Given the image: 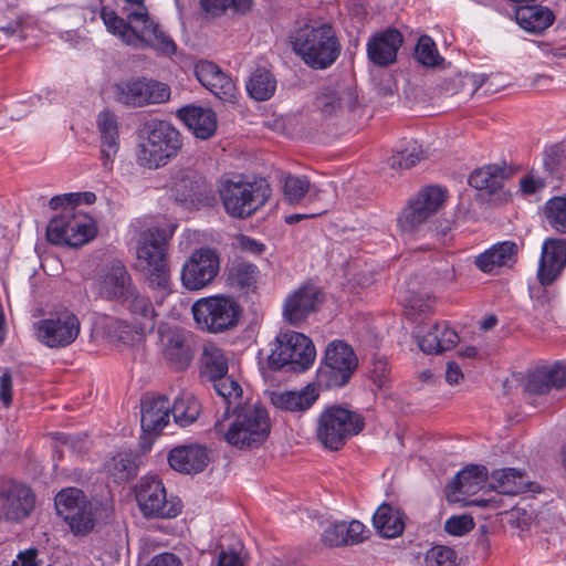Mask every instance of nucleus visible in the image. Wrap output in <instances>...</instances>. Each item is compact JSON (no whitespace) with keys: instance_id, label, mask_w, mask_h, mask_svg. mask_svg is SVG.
Wrapping results in <instances>:
<instances>
[{"instance_id":"obj_16","label":"nucleus","mask_w":566,"mask_h":566,"mask_svg":"<svg viewBox=\"0 0 566 566\" xmlns=\"http://www.w3.org/2000/svg\"><path fill=\"white\" fill-rule=\"evenodd\" d=\"M159 346L166 363L176 370L186 369L192 360V349L182 329L160 328Z\"/></svg>"},{"instance_id":"obj_53","label":"nucleus","mask_w":566,"mask_h":566,"mask_svg":"<svg viewBox=\"0 0 566 566\" xmlns=\"http://www.w3.org/2000/svg\"><path fill=\"white\" fill-rule=\"evenodd\" d=\"M415 56L419 63L429 67L439 65L443 61L437 50L436 43L428 35L419 38L415 50Z\"/></svg>"},{"instance_id":"obj_17","label":"nucleus","mask_w":566,"mask_h":566,"mask_svg":"<svg viewBox=\"0 0 566 566\" xmlns=\"http://www.w3.org/2000/svg\"><path fill=\"white\" fill-rule=\"evenodd\" d=\"M195 74L198 81L221 101H235L234 82L216 63L206 60L199 61L195 66Z\"/></svg>"},{"instance_id":"obj_2","label":"nucleus","mask_w":566,"mask_h":566,"mask_svg":"<svg viewBox=\"0 0 566 566\" xmlns=\"http://www.w3.org/2000/svg\"><path fill=\"white\" fill-rule=\"evenodd\" d=\"M290 43L294 53L312 70L331 67L342 54V43L336 29L325 21H312L291 32Z\"/></svg>"},{"instance_id":"obj_51","label":"nucleus","mask_w":566,"mask_h":566,"mask_svg":"<svg viewBox=\"0 0 566 566\" xmlns=\"http://www.w3.org/2000/svg\"><path fill=\"white\" fill-rule=\"evenodd\" d=\"M423 159V150L420 145L416 142L409 143V145L392 155L388 159V165L392 169H409L413 167L417 163Z\"/></svg>"},{"instance_id":"obj_8","label":"nucleus","mask_w":566,"mask_h":566,"mask_svg":"<svg viewBox=\"0 0 566 566\" xmlns=\"http://www.w3.org/2000/svg\"><path fill=\"white\" fill-rule=\"evenodd\" d=\"M315 356L314 344L307 336L294 331H282L275 338L270 361L274 368L291 365L294 370H305L314 363Z\"/></svg>"},{"instance_id":"obj_64","label":"nucleus","mask_w":566,"mask_h":566,"mask_svg":"<svg viewBox=\"0 0 566 566\" xmlns=\"http://www.w3.org/2000/svg\"><path fill=\"white\" fill-rule=\"evenodd\" d=\"M148 566H181V560L171 553H163L151 558Z\"/></svg>"},{"instance_id":"obj_12","label":"nucleus","mask_w":566,"mask_h":566,"mask_svg":"<svg viewBox=\"0 0 566 566\" xmlns=\"http://www.w3.org/2000/svg\"><path fill=\"white\" fill-rule=\"evenodd\" d=\"M115 94L116 99L127 106L143 107L167 102L170 97V88L156 80L137 77L117 83Z\"/></svg>"},{"instance_id":"obj_40","label":"nucleus","mask_w":566,"mask_h":566,"mask_svg":"<svg viewBox=\"0 0 566 566\" xmlns=\"http://www.w3.org/2000/svg\"><path fill=\"white\" fill-rule=\"evenodd\" d=\"M276 90V78L265 67L254 70L248 82L247 91L249 95L259 102L270 99Z\"/></svg>"},{"instance_id":"obj_23","label":"nucleus","mask_w":566,"mask_h":566,"mask_svg":"<svg viewBox=\"0 0 566 566\" xmlns=\"http://www.w3.org/2000/svg\"><path fill=\"white\" fill-rule=\"evenodd\" d=\"M357 102L355 90L340 82L323 86L316 96V107L326 116H331L342 108L353 111Z\"/></svg>"},{"instance_id":"obj_44","label":"nucleus","mask_w":566,"mask_h":566,"mask_svg":"<svg viewBox=\"0 0 566 566\" xmlns=\"http://www.w3.org/2000/svg\"><path fill=\"white\" fill-rule=\"evenodd\" d=\"M428 208H421L409 199L398 217V226L402 232L412 233L426 223L432 216Z\"/></svg>"},{"instance_id":"obj_33","label":"nucleus","mask_w":566,"mask_h":566,"mask_svg":"<svg viewBox=\"0 0 566 566\" xmlns=\"http://www.w3.org/2000/svg\"><path fill=\"white\" fill-rule=\"evenodd\" d=\"M459 342L455 331L447 324H434L424 335L418 339L420 349L427 354H439L453 348Z\"/></svg>"},{"instance_id":"obj_42","label":"nucleus","mask_w":566,"mask_h":566,"mask_svg":"<svg viewBox=\"0 0 566 566\" xmlns=\"http://www.w3.org/2000/svg\"><path fill=\"white\" fill-rule=\"evenodd\" d=\"M142 462L143 459L138 452L123 451L111 459L107 470L114 478L123 481L136 475Z\"/></svg>"},{"instance_id":"obj_60","label":"nucleus","mask_w":566,"mask_h":566,"mask_svg":"<svg viewBox=\"0 0 566 566\" xmlns=\"http://www.w3.org/2000/svg\"><path fill=\"white\" fill-rule=\"evenodd\" d=\"M403 302L407 308L418 314H427L431 312L434 303V301L428 295L415 292H408L403 297Z\"/></svg>"},{"instance_id":"obj_62","label":"nucleus","mask_w":566,"mask_h":566,"mask_svg":"<svg viewBox=\"0 0 566 566\" xmlns=\"http://www.w3.org/2000/svg\"><path fill=\"white\" fill-rule=\"evenodd\" d=\"M0 400L6 407L12 401V376L9 370H4L0 376Z\"/></svg>"},{"instance_id":"obj_29","label":"nucleus","mask_w":566,"mask_h":566,"mask_svg":"<svg viewBox=\"0 0 566 566\" xmlns=\"http://www.w3.org/2000/svg\"><path fill=\"white\" fill-rule=\"evenodd\" d=\"M170 405L166 397H147L142 401L140 423L145 432H159L169 422Z\"/></svg>"},{"instance_id":"obj_46","label":"nucleus","mask_w":566,"mask_h":566,"mask_svg":"<svg viewBox=\"0 0 566 566\" xmlns=\"http://www.w3.org/2000/svg\"><path fill=\"white\" fill-rule=\"evenodd\" d=\"M216 392L224 400L227 408L230 410L238 405H241L242 387L231 376L226 374L217 380L210 381Z\"/></svg>"},{"instance_id":"obj_10","label":"nucleus","mask_w":566,"mask_h":566,"mask_svg":"<svg viewBox=\"0 0 566 566\" xmlns=\"http://www.w3.org/2000/svg\"><path fill=\"white\" fill-rule=\"evenodd\" d=\"M357 365L353 348L343 340H334L325 349L318 381L328 388L343 387L349 381Z\"/></svg>"},{"instance_id":"obj_61","label":"nucleus","mask_w":566,"mask_h":566,"mask_svg":"<svg viewBox=\"0 0 566 566\" xmlns=\"http://www.w3.org/2000/svg\"><path fill=\"white\" fill-rule=\"evenodd\" d=\"M444 527L449 534L461 536L474 527V522L473 518L468 515L452 516L446 522Z\"/></svg>"},{"instance_id":"obj_47","label":"nucleus","mask_w":566,"mask_h":566,"mask_svg":"<svg viewBox=\"0 0 566 566\" xmlns=\"http://www.w3.org/2000/svg\"><path fill=\"white\" fill-rule=\"evenodd\" d=\"M468 181L476 190L478 197L484 201L502 202L507 199L501 179H468Z\"/></svg>"},{"instance_id":"obj_9","label":"nucleus","mask_w":566,"mask_h":566,"mask_svg":"<svg viewBox=\"0 0 566 566\" xmlns=\"http://www.w3.org/2000/svg\"><path fill=\"white\" fill-rule=\"evenodd\" d=\"M36 339L49 348L67 347L81 332L78 317L70 310L62 308L33 324Z\"/></svg>"},{"instance_id":"obj_48","label":"nucleus","mask_w":566,"mask_h":566,"mask_svg":"<svg viewBox=\"0 0 566 566\" xmlns=\"http://www.w3.org/2000/svg\"><path fill=\"white\" fill-rule=\"evenodd\" d=\"M546 222L557 232L566 233V198L549 199L544 209Z\"/></svg>"},{"instance_id":"obj_26","label":"nucleus","mask_w":566,"mask_h":566,"mask_svg":"<svg viewBox=\"0 0 566 566\" xmlns=\"http://www.w3.org/2000/svg\"><path fill=\"white\" fill-rule=\"evenodd\" d=\"M101 133V160L104 172L112 171L113 163L118 151V126L116 116L109 111H103L97 117Z\"/></svg>"},{"instance_id":"obj_43","label":"nucleus","mask_w":566,"mask_h":566,"mask_svg":"<svg viewBox=\"0 0 566 566\" xmlns=\"http://www.w3.org/2000/svg\"><path fill=\"white\" fill-rule=\"evenodd\" d=\"M170 412L178 426L188 427L198 419L200 403L192 394L182 392L176 398Z\"/></svg>"},{"instance_id":"obj_34","label":"nucleus","mask_w":566,"mask_h":566,"mask_svg":"<svg viewBox=\"0 0 566 566\" xmlns=\"http://www.w3.org/2000/svg\"><path fill=\"white\" fill-rule=\"evenodd\" d=\"M531 482L524 472L507 468L495 470L491 474L490 486L501 494L515 495L525 492Z\"/></svg>"},{"instance_id":"obj_6","label":"nucleus","mask_w":566,"mask_h":566,"mask_svg":"<svg viewBox=\"0 0 566 566\" xmlns=\"http://www.w3.org/2000/svg\"><path fill=\"white\" fill-rule=\"evenodd\" d=\"M191 312L197 326L209 333H222L238 325L239 303L231 296L216 295L196 301Z\"/></svg>"},{"instance_id":"obj_13","label":"nucleus","mask_w":566,"mask_h":566,"mask_svg":"<svg viewBox=\"0 0 566 566\" xmlns=\"http://www.w3.org/2000/svg\"><path fill=\"white\" fill-rule=\"evenodd\" d=\"M34 507L35 495L28 485L0 481V521L19 523L29 517Z\"/></svg>"},{"instance_id":"obj_37","label":"nucleus","mask_w":566,"mask_h":566,"mask_svg":"<svg viewBox=\"0 0 566 566\" xmlns=\"http://www.w3.org/2000/svg\"><path fill=\"white\" fill-rule=\"evenodd\" d=\"M229 365L224 352L214 344H207L201 356V377L209 382L228 374Z\"/></svg>"},{"instance_id":"obj_30","label":"nucleus","mask_w":566,"mask_h":566,"mask_svg":"<svg viewBox=\"0 0 566 566\" xmlns=\"http://www.w3.org/2000/svg\"><path fill=\"white\" fill-rule=\"evenodd\" d=\"M318 398L316 388L312 385L305 386L298 391H275L271 395V402L277 409L303 412L310 409Z\"/></svg>"},{"instance_id":"obj_58","label":"nucleus","mask_w":566,"mask_h":566,"mask_svg":"<svg viewBox=\"0 0 566 566\" xmlns=\"http://www.w3.org/2000/svg\"><path fill=\"white\" fill-rule=\"evenodd\" d=\"M522 171L520 166L509 165L506 161L489 164L472 170L469 177H511Z\"/></svg>"},{"instance_id":"obj_1","label":"nucleus","mask_w":566,"mask_h":566,"mask_svg":"<svg viewBox=\"0 0 566 566\" xmlns=\"http://www.w3.org/2000/svg\"><path fill=\"white\" fill-rule=\"evenodd\" d=\"M270 418L258 402H244L227 408L216 420L213 431L232 447L258 448L269 437Z\"/></svg>"},{"instance_id":"obj_25","label":"nucleus","mask_w":566,"mask_h":566,"mask_svg":"<svg viewBox=\"0 0 566 566\" xmlns=\"http://www.w3.org/2000/svg\"><path fill=\"white\" fill-rule=\"evenodd\" d=\"M403 38L396 29L376 34L367 43L368 59L378 66H388L397 59Z\"/></svg>"},{"instance_id":"obj_28","label":"nucleus","mask_w":566,"mask_h":566,"mask_svg":"<svg viewBox=\"0 0 566 566\" xmlns=\"http://www.w3.org/2000/svg\"><path fill=\"white\" fill-rule=\"evenodd\" d=\"M553 387H566V366L562 363H556L552 366H544L536 369L528 376L525 386L526 390L534 395L546 394Z\"/></svg>"},{"instance_id":"obj_52","label":"nucleus","mask_w":566,"mask_h":566,"mask_svg":"<svg viewBox=\"0 0 566 566\" xmlns=\"http://www.w3.org/2000/svg\"><path fill=\"white\" fill-rule=\"evenodd\" d=\"M543 165L545 171L555 177L566 176V150L560 145L545 149Z\"/></svg>"},{"instance_id":"obj_63","label":"nucleus","mask_w":566,"mask_h":566,"mask_svg":"<svg viewBox=\"0 0 566 566\" xmlns=\"http://www.w3.org/2000/svg\"><path fill=\"white\" fill-rule=\"evenodd\" d=\"M323 542L328 546H343L345 545V537H343L338 530L337 523L331 524L323 533Z\"/></svg>"},{"instance_id":"obj_32","label":"nucleus","mask_w":566,"mask_h":566,"mask_svg":"<svg viewBox=\"0 0 566 566\" xmlns=\"http://www.w3.org/2000/svg\"><path fill=\"white\" fill-rule=\"evenodd\" d=\"M134 12L128 14V22L117 15L114 10H109L106 7L102 8L101 18L106 25V29L117 35L125 44L139 48V38L137 32L140 27V22L133 20Z\"/></svg>"},{"instance_id":"obj_21","label":"nucleus","mask_w":566,"mask_h":566,"mask_svg":"<svg viewBox=\"0 0 566 566\" xmlns=\"http://www.w3.org/2000/svg\"><path fill=\"white\" fill-rule=\"evenodd\" d=\"M120 304L128 312L133 328L137 334L153 332L157 316L155 307L136 286L120 301Z\"/></svg>"},{"instance_id":"obj_54","label":"nucleus","mask_w":566,"mask_h":566,"mask_svg":"<svg viewBox=\"0 0 566 566\" xmlns=\"http://www.w3.org/2000/svg\"><path fill=\"white\" fill-rule=\"evenodd\" d=\"M74 520L75 521L64 520L74 535L85 536L90 534L95 526L94 504L84 507L83 510L81 507L74 512Z\"/></svg>"},{"instance_id":"obj_31","label":"nucleus","mask_w":566,"mask_h":566,"mask_svg":"<svg viewBox=\"0 0 566 566\" xmlns=\"http://www.w3.org/2000/svg\"><path fill=\"white\" fill-rule=\"evenodd\" d=\"M518 247L513 241H503L492 245L475 259V265L483 272H492L497 266H507L515 262Z\"/></svg>"},{"instance_id":"obj_36","label":"nucleus","mask_w":566,"mask_h":566,"mask_svg":"<svg viewBox=\"0 0 566 566\" xmlns=\"http://www.w3.org/2000/svg\"><path fill=\"white\" fill-rule=\"evenodd\" d=\"M377 532L386 538H395L405 530V515L398 509L382 503L373 516Z\"/></svg>"},{"instance_id":"obj_50","label":"nucleus","mask_w":566,"mask_h":566,"mask_svg":"<svg viewBox=\"0 0 566 566\" xmlns=\"http://www.w3.org/2000/svg\"><path fill=\"white\" fill-rule=\"evenodd\" d=\"M229 277L232 284L241 289L255 287L259 270L255 265L248 262H237L230 269Z\"/></svg>"},{"instance_id":"obj_57","label":"nucleus","mask_w":566,"mask_h":566,"mask_svg":"<svg viewBox=\"0 0 566 566\" xmlns=\"http://www.w3.org/2000/svg\"><path fill=\"white\" fill-rule=\"evenodd\" d=\"M426 566H458L457 553L449 546L437 545L427 551Z\"/></svg>"},{"instance_id":"obj_27","label":"nucleus","mask_w":566,"mask_h":566,"mask_svg":"<svg viewBox=\"0 0 566 566\" xmlns=\"http://www.w3.org/2000/svg\"><path fill=\"white\" fill-rule=\"evenodd\" d=\"M177 116L197 138L208 139L216 133L217 116L211 108L188 105L178 109Z\"/></svg>"},{"instance_id":"obj_49","label":"nucleus","mask_w":566,"mask_h":566,"mask_svg":"<svg viewBox=\"0 0 566 566\" xmlns=\"http://www.w3.org/2000/svg\"><path fill=\"white\" fill-rule=\"evenodd\" d=\"M201 8L214 17L230 11L231 13H245L250 10L251 0H201Z\"/></svg>"},{"instance_id":"obj_20","label":"nucleus","mask_w":566,"mask_h":566,"mask_svg":"<svg viewBox=\"0 0 566 566\" xmlns=\"http://www.w3.org/2000/svg\"><path fill=\"white\" fill-rule=\"evenodd\" d=\"M566 266V240L547 239L542 248L537 277L542 285H551Z\"/></svg>"},{"instance_id":"obj_59","label":"nucleus","mask_w":566,"mask_h":566,"mask_svg":"<svg viewBox=\"0 0 566 566\" xmlns=\"http://www.w3.org/2000/svg\"><path fill=\"white\" fill-rule=\"evenodd\" d=\"M338 530L343 537H345V545H355L361 543L367 536L365 525L359 521H352L349 523L338 522Z\"/></svg>"},{"instance_id":"obj_4","label":"nucleus","mask_w":566,"mask_h":566,"mask_svg":"<svg viewBox=\"0 0 566 566\" xmlns=\"http://www.w3.org/2000/svg\"><path fill=\"white\" fill-rule=\"evenodd\" d=\"M176 226L153 227L139 233L136 247L137 260L148 284L154 290L169 292L170 274L167 266V244L172 238Z\"/></svg>"},{"instance_id":"obj_11","label":"nucleus","mask_w":566,"mask_h":566,"mask_svg":"<svg viewBox=\"0 0 566 566\" xmlns=\"http://www.w3.org/2000/svg\"><path fill=\"white\" fill-rule=\"evenodd\" d=\"M136 500L147 517L172 518L181 512L177 497H167L166 489L157 476H144L136 488Z\"/></svg>"},{"instance_id":"obj_7","label":"nucleus","mask_w":566,"mask_h":566,"mask_svg":"<svg viewBox=\"0 0 566 566\" xmlns=\"http://www.w3.org/2000/svg\"><path fill=\"white\" fill-rule=\"evenodd\" d=\"M363 428L360 415L342 406H331L318 418L317 438L325 448L337 451Z\"/></svg>"},{"instance_id":"obj_5","label":"nucleus","mask_w":566,"mask_h":566,"mask_svg":"<svg viewBox=\"0 0 566 566\" xmlns=\"http://www.w3.org/2000/svg\"><path fill=\"white\" fill-rule=\"evenodd\" d=\"M226 212L237 219H245L254 214L265 205L271 196L266 179L233 182L227 180L219 188Z\"/></svg>"},{"instance_id":"obj_41","label":"nucleus","mask_w":566,"mask_h":566,"mask_svg":"<svg viewBox=\"0 0 566 566\" xmlns=\"http://www.w3.org/2000/svg\"><path fill=\"white\" fill-rule=\"evenodd\" d=\"M283 198L290 205L307 206L319 199V191L311 187L308 179H284Z\"/></svg>"},{"instance_id":"obj_35","label":"nucleus","mask_w":566,"mask_h":566,"mask_svg":"<svg viewBox=\"0 0 566 566\" xmlns=\"http://www.w3.org/2000/svg\"><path fill=\"white\" fill-rule=\"evenodd\" d=\"M554 13L542 6H520L515 10V20L524 30L541 33L554 22Z\"/></svg>"},{"instance_id":"obj_55","label":"nucleus","mask_w":566,"mask_h":566,"mask_svg":"<svg viewBox=\"0 0 566 566\" xmlns=\"http://www.w3.org/2000/svg\"><path fill=\"white\" fill-rule=\"evenodd\" d=\"M46 238L53 244L70 245L69 211H64L50 221Z\"/></svg>"},{"instance_id":"obj_3","label":"nucleus","mask_w":566,"mask_h":566,"mask_svg":"<svg viewBox=\"0 0 566 566\" xmlns=\"http://www.w3.org/2000/svg\"><path fill=\"white\" fill-rule=\"evenodd\" d=\"M137 163L148 169H158L169 164L182 148L179 130L169 122L150 118L138 130Z\"/></svg>"},{"instance_id":"obj_18","label":"nucleus","mask_w":566,"mask_h":566,"mask_svg":"<svg viewBox=\"0 0 566 566\" xmlns=\"http://www.w3.org/2000/svg\"><path fill=\"white\" fill-rule=\"evenodd\" d=\"M488 470L483 465H470L460 471L446 486V496L450 503L465 501L485 486Z\"/></svg>"},{"instance_id":"obj_24","label":"nucleus","mask_w":566,"mask_h":566,"mask_svg":"<svg viewBox=\"0 0 566 566\" xmlns=\"http://www.w3.org/2000/svg\"><path fill=\"white\" fill-rule=\"evenodd\" d=\"M133 20L140 22L137 36L139 38V48L143 44L149 45L158 52L170 55L177 50L175 41L166 34L160 25L151 20L146 11H134Z\"/></svg>"},{"instance_id":"obj_14","label":"nucleus","mask_w":566,"mask_h":566,"mask_svg":"<svg viewBox=\"0 0 566 566\" xmlns=\"http://www.w3.org/2000/svg\"><path fill=\"white\" fill-rule=\"evenodd\" d=\"M220 258L214 249L201 248L191 253L181 270V281L189 291L209 285L218 275Z\"/></svg>"},{"instance_id":"obj_45","label":"nucleus","mask_w":566,"mask_h":566,"mask_svg":"<svg viewBox=\"0 0 566 566\" xmlns=\"http://www.w3.org/2000/svg\"><path fill=\"white\" fill-rule=\"evenodd\" d=\"M410 199L421 208H428V213L433 216L442 208L447 199V189L439 185H428Z\"/></svg>"},{"instance_id":"obj_15","label":"nucleus","mask_w":566,"mask_h":566,"mask_svg":"<svg viewBox=\"0 0 566 566\" xmlns=\"http://www.w3.org/2000/svg\"><path fill=\"white\" fill-rule=\"evenodd\" d=\"M134 287L124 263L114 260L98 273L92 289L103 300L120 302Z\"/></svg>"},{"instance_id":"obj_38","label":"nucleus","mask_w":566,"mask_h":566,"mask_svg":"<svg viewBox=\"0 0 566 566\" xmlns=\"http://www.w3.org/2000/svg\"><path fill=\"white\" fill-rule=\"evenodd\" d=\"M70 247H80L95 238L96 222L82 212L69 211Z\"/></svg>"},{"instance_id":"obj_39","label":"nucleus","mask_w":566,"mask_h":566,"mask_svg":"<svg viewBox=\"0 0 566 566\" xmlns=\"http://www.w3.org/2000/svg\"><path fill=\"white\" fill-rule=\"evenodd\" d=\"M92 504L83 491L77 488L63 489L55 496V509L63 520L75 521L74 512Z\"/></svg>"},{"instance_id":"obj_22","label":"nucleus","mask_w":566,"mask_h":566,"mask_svg":"<svg viewBox=\"0 0 566 566\" xmlns=\"http://www.w3.org/2000/svg\"><path fill=\"white\" fill-rule=\"evenodd\" d=\"M169 465L186 474L202 472L210 462V453L202 444H184L174 448L168 455Z\"/></svg>"},{"instance_id":"obj_56","label":"nucleus","mask_w":566,"mask_h":566,"mask_svg":"<svg viewBox=\"0 0 566 566\" xmlns=\"http://www.w3.org/2000/svg\"><path fill=\"white\" fill-rule=\"evenodd\" d=\"M182 170L192 172L198 177L214 175L217 172V160L205 155L190 156L182 164Z\"/></svg>"},{"instance_id":"obj_19","label":"nucleus","mask_w":566,"mask_h":566,"mask_svg":"<svg viewBox=\"0 0 566 566\" xmlns=\"http://www.w3.org/2000/svg\"><path fill=\"white\" fill-rule=\"evenodd\" d=\"M323 302V295L318 287L305 285L291 294L284 304V317L292 325L304 322L308 315L316 311Z\"/></svg>"}]
</instances>
